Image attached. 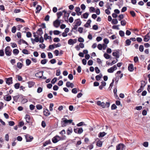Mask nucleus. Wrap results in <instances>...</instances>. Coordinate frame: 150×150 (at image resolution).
Wrapping results in <instances>:
<instances>
[{
  "instance_id": "obj_7",
  "label": "nucleus",
  "mask_w": 150,
  "mask_h": 150,
  "mask_svg": "<svg viewBox=\"0 0 150 150\" xmlns=\"http://www.w3.org/2000/svg\"><path fill=\"white\" fill-rule=\"evenodd\" d=\"M117 69V67L115 65H114L112 67H111L108 69V72L110 73H112Z\"/></svg>"
},
{
  "instance_id": "obj_12",
  "label": "nucleus",
  "mask_w": 150,
  "mask_h": 150,
  "mask_svg": "<svg viewBox=\"0 0 150 150\" xmlns=\"http://www.w3.org/2000/svg\"><path fill=\"white\" fill-rule=\"evenodd\" d=\"M6 83L8 85L12 84L13 83L12 78L10 77L6 79Z\"/></svg>"
},
{
  "instance_id": "obj_63",
  "label": "nucleus",
  "mask_w": 150,
  "mask_h": 150,
  "mask_svg": "<svg viewBox=\"0 0 150 150\" xmlns=\"http://www.w3.org/2000/svg\"><path fill=\"white\" fill-rule=\"evenodd\" d=\"M97 47L99 49V50H102L103 48L102 45L101 44H99L98 45Z\"/></svg>"
},
{
  "instance_id": "obj_48",
  "label": "nucleus",
  "mask_w": 150,
  "mask_h": 150,
  "mask_svg": "<svg viewBox=\"0 0 150 150\" xmlns=\"http://www.w3.org/2000/svg\"><path fill=\"white\" fill-rule=\"evenodd\" d=\"M16 20L17 21H20V22H24V21L23 19H21L20 18H16Z\"/></svg>"
},
{
  "instance_id": "obj_4",
  "label": "nucleus",
  "mask_w": 150,
  "mask_h": 150,
  "mask_svg": "<svg viewBox=\"0 0 150 150\" xmlns=\"http://www.w3.org/2000/svg\"><path fill=\"white\" fill-rule=\"evenodd\" d=\"M12 50L9 46H7L5 49V52L7 56H10L11 54Z\"/></svg>"
},
{
  "instance_id": "obj_11",
  "label": "nucleus",
  "mask_w": 150,
  "mask_h": 150,
  "mask_svg": "<svg viewBox=\"0 0 150 150\" xmlns=\"http://www.w3.org/2000/svg\"><path fill=\"white\" fill-rule=\"evenodd\" d=\"M76 42L77 39H70L68 40V44L70 45H72L73 44L76 43Z\"/></svg>"
},
{
  "instance_id": "obj_18",
  "label": "nucleus",
  "mask_w": 150,
  "mask_h": 150,
  "mask_svg": "<svg viewBox=\"0 0 150 150\" xmlns=\"http://www.w3.org/2000/svg\"><path fill=\"white\" fill-rule=\"evenodd\" d=\"M150 39V38L149 35V34H147L145 36L144 40L145 42H147Z\"/></svg>"
},
{
  "instance_id": "obj_9",
  "label": "nucleus",
  "mask_w": 150,
  "mask_h": 150,
  "mask_svg": "<svg viewBox=\"0 0 150 150\" xmlns=\"http://www.w3.org/2000/svg\"><path fill=\"white\" fill-rule=\"evenodd\" d=\"M60 22L58 19H57L53 22V25L56 28H58L60 25Z\"/></svg>"
},
{
  "instance_id": "obj_2",
  "label": "nucleus",
  "mask_w": 150,
  "mask_h": 150,
  "mask_svg": "<svg viewBox=\"0 0 150 150\" xmlns=\"http://www.w3.org/2000/svg\"><path fill=\"white\" fill-rule=\"evenodd\" d=\"M96 104L97 105L100 106L103 108H105L106 107L108 108L109 107L110 105L109 102H107L105 103L103 102H101L100 101H97Z\"/></svg>"
},
{
  "instance_id": "obj_50",
  "label": "nucleus",
  "mask_w": 150,
  "mask_h": 150,
  "mask_svg": "<svg viewBox=\"0 0 150 150\" xmlns=\"http://www.w3.org/2000/svg\"><path fill=\"white\" fill-rule=\"evenodd\" d=\"M143 90V86L142 85L141 86L140 88L138 89L137 91V92L138 93H139L141 92L142 90Z\"/></svg>"
},
{
  "instance_id": "obj_35",
  "label": "nucleus",
  "mask_w": 150,
  "mask_h": 150,
  "mask_svg": "<svg viewBox=\"0 0 150 150\" xmlns=\"http://www.w3.org/2000/svg\"><path fill=\"white\" fill-rule=\"evenodd\" d=\"M60 33V32L58 30H55L53 31V33L55 35H58Z\"/></svg>"
},
{
  "instance_id": "obj_27",
  "label": "nucleus",
  "mask_w": 150,
  "mask_h": 150,
  "mask_svg": "<svg viewBox=\"0 0 150 150\" xmlns=\"http://www.w3.org/2000/svg\"><path fill=\"white\" fill-rule=\"evenodd\" d=\"M102 75L101 74H100L99 75H97L96 76V79L97 81H99L100 80L101 78Z\"/></svg>"
},
{
  "instance_id": "obj_31",
  "label": "nucleus",
  "mask_w": 150,
  "mask_h": 150,
  "mask_svg": "<svg viewBox=\"0 0 150 150\" xmlns=\"http://www.w3.org/2000/svg\"><path fill=\"white\" fill-rule=\"evenodd\" d=\"M23 65V64L21 63L20 62H18L17 64V67L19 69H21V68Z\"/></svg>"
},
{
  "instance_id": "obj_56",
  "label": "nucleus",
  "mask_w": 150,
  "mask_h": 150,
  "mask_svg": "<svg viewBox=\"0 0 150 150\" xmlns=\"http://www.w3.org/2000/svg\"><path fill=\"white\" fill-rule=\"evenodd\" d=\"M134 62H135V63L139 61V59H138V57H135L134 58Z\"/></svg>"
},
{
  "instance_id": "obj_52",
  "label": "nucleus",
  "mask_w": 150,
  "mask_h": 150,
  "mask_svg": "<svg viewBox=\"0 0 150 150\" xmlns=\"http://www.w3.org/2000/svg\"><path fill=\"white\" fill-rule=\"evenodd\" d=\"M62 15V12H60L57 13V17L59 19L60 18V16Z\"/></svg>"
},
{
  "instance_id": "obj_21",
  "label": "nucleus",
  "mask_w": 150,
  "mask_h": 150,
  "mask_svg": "<svg viewBox=\"0 0 150 150\" xmlns=\"http://www.w3.org/2000/svg\"><path fill=\"white\" fill-rule=\"evenodd\" d=\"M36 33L39 35L41 36L43 33L42 28H39L36 32Z\"/></svg>"
},
{
  "instance_id": "obj_29",
  "label": "nucleus",
  "mask_w": 150,
  "mask_h": 150,
  "mask_svg": "<svg viewBox=\"0 0 150 150\" xmlns=\"http://www.w3.org/2000/svg\"><path fill=\"white\" fill-rule=\"evenodd\" d=\"M112 55L115 57L117 58L119 57V55L118 53L117 52H113L112 53Z\"/></svg>"
},
{
  "instance_id": "obj_10",
  "label": "nucleus",
  "mask_w": 150,
  "mask_h": 150,
  "mask_svg": "<svg viewBox=\"0 0 150 150\" xmlns=\"http://www.w3.org/2000/svg\"><path fill=\"white\" fill-rule=\"evenodd\" d=\"M125 147L124 144H120L116 146V150H122Z\"/></svg>"
},
{
  "instance_id": "obj_42",
  "label": "nucleus",
  "mask_w": 150,
  "mask_h": 150,
  "mask_svg": "<svg viewBox=\"0 0 150 150\" xmlns=\"http://www.w3.org/2000/svg\"><path fill=\"white\" fill-rule=\"evenodd\" d=\"M83 132V130L82 128H78V134H81Z\"/></svg>"
},
{
  "instance_id": "obj_15",
  "label": "nucleus",
  "mask_w": 150,
  "mask_h": 150,
  "mask_svg": "<svg viewBox=\"0 0 150 150\" xmlns=\"http://www.w3.org/2000/svg\"><path fill=\"white\" fill-rule=\"evenodd\" d=\"M29 88H31L35 84L34 82L32 81H29L27 82Z\"/></svg>"
},
{
  "instance_id": "obj_16",
  "label": "nucleus",
  "mask_w": 150,
  "mask_h": 150,
  "mask_svg": "<svg viewBox=\"0 0 150 150\" xmlns=\"http://www.w3.org/2000/svg\"><path fill=\"white\" fill-rule=\"evenodd\" d=\"M128 69L130 71H132L134 70V66L133 64H129L128 67Z\"/></svg>"
},
{
  "instance_id": "obj_13",
  "label": "nucleus",
  "mask_w": 150,
  "mask_h": 150,
  "mask_svg": "<svg viewBox=\"0 0 150 150\" xmlns=\"http://www.w3.org/2000/svg\"><path fill=\"white\" fill-rule=\"evenodd\" d=\"M4 98L5 100L8 101L11 100V97L10 96L6 95L4 96Z\"/></svg>"
},
{
  "instance_id": "obj_23",
  "label": "nucleus",
  "mask_w": 150,
  "mask_h": 150,
  "mask_svg": "<svg viewBox=\"0 0 150 150\" xmlns=\"http://www.w3.org/2000/svg\"><path fill=\"white\" fill-rule=\"evenodd\" d=\"M44 39L45 40H47V39H49L50 40H51L52 37L51 36H48L47 34L45 33L44 35Z\"/></svg>"
},
{
  "instance_id": "obj_49",
  "label": "nucleus",
  "mask_w": 150,
  "mask_h": 150,
  "mask_svg": "<svg viewBox=\"0 0 150 150\" xmlns=\"http://www.w3.org/2000/svg\"><path fill=\"white\" fill-rule=\"evenodd\" d=\"M53 41L54 42H58L60 41V40L59 38H54Z\"/></svg>"
},
{
  "instance_id": "obj_59",
  "label": "nucleus",
  "mask_w": 150,
  "mask_h": 150,
  "mask_svg": "<svg viewBox=\"0 0 150 150\" xmlns=\"http://www.w3.org/2000/svg\"><path fill=\"white\" fill-rule=\"evenodd\" d=\"M95 70L96 72L97 73H98V74L100 72V70L98 67H96L95 68Z\"/></svg>"
},
{
  "instance_id": "obj_58",
  "label": "nucleus",
  "mask_w": 150,
  "mask_h": 150,
  "mask_svg": "<svg viewBox=\"0 0 150 150\" xmlns=\"http://www.w3.org/2000/svg\"><path fill=\"white\" fill-rule=\"evenodd\" d=\"M32 34L31 33L29 32H28L26 33V36L28 38L30 37L31 36Z\"/></svg>"
},
{
  "instance_id": "obj_57",
  "label": "nucleus",
  "mask_w": 150,
  "mask_h": 150,
  "mask_svg": "<svg viewBox=\"0 0 150 150\" xmlns=\"http://www.w3.org/2000/svg\"><path fill=\"white\" fill-rule=\"evenodd\" d=\"M78 41L80 42H84V40L83 38L81 37L79 38H78Z\"/></svg>"
},
{
  "instance_id": "obj_8",
  "label": "nucleus",
  "mask_w": 150,
  "mask_h": 150,
  "mask_svg": "<svg viewBox=\"0 0 150 150\" xmlns=\"http://www.w3.org/2000/svg\"><path fill=\"white\" fill-rule=\"evenodd\" d=\"M43 71H39L35 74V76L38 78H41L43 76Z\"/></svg>"
},
{
  "instance_id": "obj_44",
  "label": "nucleus",
  "mask_w": 150,
  "mask_h": 150,
  "mask_svg": "<svg viewBox=\"0 0 150 150\" xmlns=\"http://www.w3.org/2000/svg\"><path fill=\"white\" fill-rule=\"evenodd\" d=\"M72 92L74 93H76L78 92V91L76 88H74L72 90Z\"/></svg>"
},
{
  "instance_id": "obj_41",
  "label": "nucleus",
  "mask_w": 150,
  "mask_h": 150,
  "mask_svg": "<svg viewBox=\"0 0 150 150\" xmlns=\"http://www.w3.org/2000/svg\"><path fill=\"white\" fill-rule=\"evenodd\" d=\"M54 105L52 103L50 104L49 107V110L50 111H52L53 110V107Z\"/></svg>"
},
{
  "instance_id": "obj_22",
  "label": "nucleus",
  "mask_w": 150,
  "mask_h": 150,
  "mask_svg": "<svg viewBox=\"0 0 150 150\" xmlns=\"http://www.w3.org/2000/svg\"><path fill=\"white\" fill-rule=\"evenodd\" d=\"M25 118V119L26 122H29L30 120V117L29 115H26Z\"/></svg>"
},
{
  "instance_id": "obj_64",
  "label": "nucleus",
  "mask_w": 150,
  "mask_h": 150,
  "mask_svg": "<svg viewBox=\"0 0 150 150\" xmlns=\"http://www.w3.org/2000/svg\"><path fill=\"white\" fill-rule=\"evenodd\" d=\"M39 46L42 49H44L45 47V45L43 44H40Z\"/></svg>"
},
{
  "instance_id": "obj_53",
  "label": "nucleus",
  "mask_w": 150,
  "mask_h": 150,
  "mask_svg": "<svg viewBox=\"0 0 150 150\" xmlns=\"http://www.w3.org/2000/svg\"><path fill=\"white\" fill-rule=\"evenodd\" d=\"M88 15H89L88 13H84L83 14V17L85 18H88Z\"/></svg>"
},
{
  "instance_id": "obj_36",
  "label": "nucleus",
  "mask_w": 150,
  "mask_h": 150,
  "mask_svg": "<svg viewBox=\"0 0 150 150\" xmlns=\"http://www.w3.org/2000/svg\"><path fill=\"white\" fill-rule=\"evenodd\" d=\"M23 53L25 54H29L28 51L26 49H23L22 51Z\"/></svg>"
},
{
  "instance_id": "obj_43",
  "label": "nucleus",
  "mask_w": 150,
  "mask_h": 150,
  "mask_svg": "<svg viewBox=\"0 0 150 150\" xmlns=\"http://www.w3.org/2000/svg\"><path fill=\"white\" fill-rule=\"evenodd\" d=\"M16 30V28L15 26H13L11 29V32L13 33H15Z\"/></svg>"
},
{
  "instance_id": "obj_51",
  "label": "nucleus",
  "mask_w": 150,
  "mask_h": 150,
  "mask_svg": "<svg viewBox=\"0 0 150 150\" xmlns=\"http://www.w3.org/2000/svg\"><path fill=\"white\" fill-rule=\"evenodd\" d=\"M103 42L105 44H107L109 42V40L107 38H105L103 40Z\"/></svg>"
},
{
  "instance_id": "obj_17",
  "label": "nucleus",
  "mask_w": 150,
  "mask_h": 150,
  "mask_svg": "<svg viewBox=\"0 0 150 150\" xmlns=\"http://www.w3.org/2000/svg\"><path fill=\"white\" fill-rule=\"evenodd\" d=\"M44 115L45 116H48L50 114V112L47 109H46L43 111Z\"/></svg>"
},
{
  "instance_id": "obj_3",
  "label": "nucleus",
  "mask_w": 150,
  "mask_h": 150,
  "mask_svg": "<svg viewBox=\"0 0 150 150\" xmlns=\"http://www.w3.org/2000/svg\"><path fill=\"white\" fill-rule=\"evenodd\" d=\"M81 23V21L79 19L75 20L74 23V24L73 26V29L75 30H76L78 27L80 26Z\"/></svg>"
},
{
  "instance_id": "obj_6",
  "label": "nucleus",
  "mask_w": 150,
  "mask_h": 150,
  "mask_svg": "<svg viewBox=\"0 0 150 150\" xmlns=\"http://www.w3.org/2000/svg\"><path fill=\"white\" fill-rule=\"evenodd\" d=\"M25 138L26 139V142H31L33 139V137L30 135L27 134L25 135Z\"/></svg>"
},
{
  "instance_id": "obj_55",
  "label": "nucleus",
  "mask_w": 150,
  "mask_h": 150,
  "mask_svg": "<svg viewBox=\"0 0 150 150\" xmlns=\"http://www.w3.org/2000/svg\"><path fill=\"white\" fill-rule=\"evenodd\" d=\"M68 77L70 80H72L73 78V76L72 74H70L69 75Z\"/></svg>"
},
{
  "instance_id": "obj_33",
  "label": "nucleus",
  "mask_w": 150,
  "mask_h": 150,
  "mask_svg": "<svg viewBox=\"0 0 150 150\" xmlns=\"http://www.w3.org/2000/svg\"><path fill=\"white\" fill-rule=\"evenodd\" d=\"M20 86V83H17L15 84L14 85V87L16 89H18L19 88Z\"/></svg>"
},
{
  "instance_id": "obj_61",
  "label": "nucleus",
  "mask_w": 150,
  "mask_h": 150,
  "mask_svg": "<svg viewBox=\"0 0 150 150\" xmlns=\"http://www.w3.org/2000/svg\"><path fill=\"white\" fill-rule=\"evenodd\" d=\"M118 20L121 21L122 19L124 18V16L123 15L121 14L118 16Z\"/></svg>"
},
{
  "instance_id": "obj_60",
  "label": "nucleus",
  "mask_w": 150,
  "mask_h": 150,
  "mask_svg": "<svg viewBox=\"0 0 150 150\" xmlns=\"http://www.w3.org/2000/svg\"><path fill=\"white\" fill-rule=\"evenodd\" d=\"M57 81V79L56 78H54L52 80L51 82L53 84L54 83Z\"/></svg>"
},
{
  "instance_id": "obj_54",
  "label": "nucleus",
  "mask_w": 150,
  "mask_h": 150,
  "mask_svg": "<svg viewBox=\"0 0 150 150\" xmlns=\"http://www.w3.org/2000/svg\"><path fill=\"white\" fill-rule=\"evenodd\" d=\"M48 56L49 59L52 58L53 57V55L52 53L51 52H48Z\"/></svg>"
},
{
  "instance_id": "obj_26",
  "label": "nucleus",
  "mask_w": 150,
  "mask_h": 150,
  "mask_svg": "<svg viewBox=\"0 0 150 150\" xmlns=\"http://www.w3.org/2000/svg\"><path fill=\"white\" fill-rule=\"evenodd\" d=\"M42 7L41 6L39 5H38L37 7H36V10L37 11H36V13H38L39 12L40 10L41 9Z\"/></svg>"
},
{
  "instance_id": "obj_24",
  "label": "nucleus",
  "mask_w": 150,
  "mask_h": 150,
  "mask_svg": "<svg viewBox=\"0 0 150 150\" xmlns=\"http://www.w3.org/2000/svg\"><path fill=\"white\" fill-rule=\"evenodd\" d=\"M106 134V133L104 132H100L98 135L99 137H104Z\"/></svg>"
},
{
  "instance_id": "obj_14",
  "label": "nucleus",
  "mask_w": 150,
  "mask_h": 150,
  "mask_svg": "<svg viewBox=\"0 0 150 150\" xmlns=\"http://www.w3.org/2000/svg\"><path fill=\"white\" fill-rule=\"evenodd\" d=\"M66 86L68 87H70L71 88H73L74 87L73 83L69 81H67L66 83Z\"/></svg>"
},
{
  "instance_id": "obj_25",
  "label": "nucleus",
  "mask_w": 150,
  "mask_h": 150,
  "mask_svg": "<svg viewBox=\"0 0 150 150\" xmlns=\"http://www.w3.org/2000/svg\"><path fill=\"white\" fill-rule=\"evenodd\" d=\"M13 52L14 55H17L18 54L19 51L18 49H15L13 50Z\"/></svg>"
},
{
  "instance_id": "obj_34",
  "label": "nucleus",
  "mask_w": 150,
  "mask_h": 150,
  "mask_svg": "<svg viewBox=\"0 0 150 150\" xmlns=\"http://www.w3.org/2000/svg\"><path fill=\"white\" fill-rule=\"evenodd\" d=\"M47 60L46 59L42 60L41 61V63L42 64H45L47 62Z\"/></svg>"
},
{
  "instance_id": "obj_38",
  "label": "nucleus",
  "mask_w": 150,
  "mask_h": 150,
  "mask_svg": "<svg viewBox=\"0 0 150 150\" xmlns=\"http://www.w3.org/2000/svg\"><path fill=\"white\" fill-rule=\"evenodd\" d=\"M86 125L84 124V122H81L77 124L76 125L78 127H80L83 125Z\"/></svg>"
},
{
  "instance_id": "obj_40",
  "label": "nucleus",
  "mask_w": 150,
  "mask_h": 150,
  "mask_svg": "<svg viewBox=\"0 0 150 150\" xmlns=\"http://www.w3.org/2000/svg\"><path fill=\"white\" fill-rule=\"evenodd\" d=\"M144 47L142 45H140L139 46V50L140 52H142L144 50Z\"/></svg>"
},
{
  "instance_id": "obj_46",
  "label": "nucleus",
  "mask_w": 150,
  "mask_h": 150,
  "mask_svg": "<svg viewBox=\"0 0 150 150\" xmlns=\"http://www.w3.org/2000/svg\"><path fill=\"white\" fill-rule=\"evenodd\" d=\"M36 108L37 109L40 110L42 108V106L40 105H38L36 106Z\"/></svg>"
},
{
  "instance_id": "obj_5",
  "label": "nucleus",
  "mask_w": 150,
  "mask_h": 150,
  "mask_svg": "<svg viewBox=\"0 0 150 150\" xmlns=\"http://www.w3.org/2000/svg\"><path fill=\"white\" fill-rule=\"evenodd\" d=\"M62 139L61 137L58 135H56L53 138L52 140L53 143H55Z\"/></svg>"
},
{
  "instance_id": "obj_62",
  "label": "nucleus",
  "mask_w": 150,
  "mask_h": 150,
  "mask_svg": "<svg viewBox=\"0 0 150 150\" xmlns=\"http://www.w3.org/2000/svg\"><path fill=\"white\" fill-rule=\"evenodd\" d=\"M93 61L92 60H89L88 62V64L89 66L93 64Z\"/></svg>"
},
{
  "instance_id": "obj_32",
  "label": "nucleus",
  "mask_w": 150,
  "mask_h": 150,
  "mask_svg": "<svg viewBox=\"0 0 150 150\" xmlns=\"http://www.w3.org/2000/svg\"><path fill=\"white\" fill-rule=\"evenodd\" d=\"M104 56L106 59H109L110 57V56L106 53L104 54Z\"/></svg>"
},
{
  "instance_id": "obj_45",
  "label": "nucleus",
  "mask_w": 150,
  "mask_h": 150,
  "mask_svg": "<svg viewBox=\"0 0 150 150\" xmlns=\"http://www.w3.org/2000/svg\"><path fill=\"white\" fill-rule=\"evenodd\" d=\"M126 43L127 45H129L131 43L130 40L127 39L126 41Z\"/></svg>"
},
{
  "instance_id": "obj_30",
  "label": "nucleus",
  "mask_w": 150,
  "mask_h": 150,
  "mask_svg": "<svg viewBox=\"0 0 150 150\" xmlns=\"http://www.w3.org/2000/svg\"><path fill=\"white\" fill-rule=\"evenodd\" d=\"M31 63L30 60L29 59H27L26 60V63L27 66H29Z\"/></svg>"
},
{
  "instance_id": "obj_28",
  "label": "nucleus",
  "mask_w": 150,
  "mask_h": 150,
  "mask_svg": "<svg viewBox=\"0 0 150 150\" xmlns=\"http://www.w3.org/2000/svg\"><path fill=\"white\" fill-rule=\"evenodd\" d=\"M118 22V21L116 19H113L112 21V23L113 24H117Z\"/></svg>"
},
{
  "instance_id": "obj_1",
  "label": "nucleus",
  "mask_w": 150,
  "mask_h": 150,
  "mask_svg": "<svg viewBox=\"0 0 150 150\" xmlns=\"http://www.w3.org/2000/svg\"><path fill=\"white\" fill-rule=\"evenodd\" d=\"M72 121L73 120H68L65 118H63L61 120V126L62 127H65L71 124Z\"/></svg>"
},
{
  "instance_id": "obj_39",
  "label": "nucleus",
  "mask_w": 150,
  "mask_h": 150,
  "mask_svg": "<svg viewBox=\"0 0 150 150\" xmlns=\"http://www.w3.org/2000/svg\"><path fill=\"white\" fill-rule=\"evenodd\" d=\"M119 33L121 37H123L124 36L125 33L122 30H120L119 31Z\"/></svg>"
},
{
  "instance_id": "obj_47",
  "label": "nucleus",
  "mask_w": 150,
  "mask_h": 150,
  "mask_svg": "<svg viewBox=\"0 0 150 150\" xmlns=\"http://www.w3.org/2000/svg\"><path fill=\"white\" fill-rule=\"evenodd\" d=\"M72 132V129H68L67 131V134L68 135L71 134Z\"/></svg>"
},
{
  "instance_id": "obj_19",
  "label": "nucleus",
  "mask_w": 150,
  "mask_h": 150,
  "mask_svg": "<svg viewBox=\"0 0 150 150\" xmlns=\"http://www.w3.org/2000/svg\"><path fill=\"white\" fill-rule=\"evenodd\" d=\"M91 22V20L90 19L88 20L87 22L84 25V26L86 28H88L90 25V23Z\"/></svg>"
},
{
  "instance_id": "obj_20",
  "label": "nucleus",
  "mask_w": 150,
  "mask_h": 150,
  "mask_svg": "<svg viewBox=\"0 0 150 150\" xmlns=\"http://www.w3.org/2000/svg\"><path fill=\"white\" fill-rule=\"evenodd\" d=\"M98 139V140L96 143V145L98 146L101 147L102 145V142L99 139Z\"/></svg>"
},
{
  "instance_id": "obj_37",
  "label": "nucleus",
  "mask_w": 150,
  "mask_h": 150,
  "mask_svg": "<svg viewBox=\"0 0 150 150\" xmlns=\"http://www.w3.org/2000/svg\"><path fill=\"white\" fill-rule=\"evenodd\" d=\"M126 22L125 20H123L121 21V25L122 26H125L126 24Z\"/></svg>"
}]
</instances>
